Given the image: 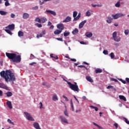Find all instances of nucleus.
I'll return each instance as SVG.
<instances>
[{"label": "nucleus", "instance_id": "obj_1", "mask_svg": "<svg viewBox=\"0 0 129 129\" xmlns=\"http://www.w3.org/2000/svg\"><path fill=\"white\" fill-rule=\"evenodd\" d=\"M1 77L4 78L6 82L8 83L12 81L14 83V81H16V76L15 74L11 70H6V71H3L0 73Z\"/></svg>", "mask_w": 129, "mask_h": 129}, {"label": "nucleus", "instance_id": "obj_2", "mask_svg": "<svg viewBox=\"0 0 129 129\" xmlns=\"http://www.w3.org/2000/svg\"><path fill=\"white\" fill-rule=\"evenodd\" d=\"M7 57L12 60L13 62H15V63H20L21 62V55H17L16 53H6Z\"/></svg>", "mask_w": 129, "mask_h": 129}, {"label": "nucleus", "instance_id": "obj_3", "mask_svg": "<svg viewBox=\"0 0 129 129\" xmlns=\"http://www.w3.org/2000/svg\"><path fill=\"white\" fill-rule=\"evenodd\" d=\"M67 84L69 85V87L73 91H76L77 92H79V88H78V85L77 83H75V84L71 83L70 82H67Z\"/></svg>", "mask_w": 129, "mask_h": 129}, {"label": "nucleus", "instance_id": "obj_4", "mask_svg": "<svg viewBox=\"0 0 129 129\" xmlns=\"http://www.w3.org/2000/svg\"><path fill=\"white\" fill-rule=\"evenodd\" d=\"M24 114L26 115V118L28 120H31V121H35V119H34V118L32 117L30 113H29L27 112H24Z\"/></svg>", "mask_w": 129, "mask_h": 129}, {"label": "nucleus", "instance_id": "obj_5", "mask_svg": "<svg viewBox=\"0 0 129 129\" xmlns=\"http://www.w3.org/2000/svg\"><path fill=\"white\" fill-rule=\"evenodd\" d=\"M124 15L121 13H118L115 15L112 14L111 16L114 19V20H116V19H118V18H121V17H123Z\"/></svg>", "mask_w": 129, "mask_h": 129}, {"label": "nucleus", "instance_id": "obj_6", "mask_svg": "<svg viewBox=\"0 0 129 129\" xmlns=\"http://www.w3.org/2000/svg\"><path fill=\"white\" fill-rule=\"evenodd\" d=\"M59 118L61 122H64V123H66L67 124H68V123H69V122H68V120L67 118H66V117L64 116H59Z\"/></svg>", "mask_w": 129, "mask_h": 129}, {"label": "nucleus", "instance_id": "obj_7", "mask_svg": "<svg viewBox=\"0 0 129 129\" xmlns=\"http://www.w3.org/2000/svg\"><path fill=\"white\" fill-rule=\"evenodd\" d=\"M56 27L57 28V29H59V30L60 31H63V30H64L65 29V26H64V24H63L62 23H60L56 25Z\"/></svg>", "mask_w": 129, "mask_h": 129}, {"label": "nucleus", "instance_id": "obj_8", "mask_svg": "<svg viewBox=\"0 0 129 129\" xmlns=\"http://www.w3.org/2000/svg\"><path fill=\"white\" fill-rule=\"evenodd\" d=\"M0 88L5 89L6 90H10V88H9V87L3 83H0Z\"/></svg>", "mask_w": 129, "mask_h": 129}, {"label": "nucleus", "instance_id": "obj_9", "mask_svg": "<svg viewBox=\"0 0 129 129\" xmlns=\"http://www.w3.org/2000/svg\"><path fill=\"white\" fill-rule=\"evenodd\" d=\"M6 29H9L10 31H14L15 30V24L9 25L6 27Z\"/></svg>", "mask_w": 129, "mask_h": 129}, {"label": "nucleus", "instance_id": "obj_10", "mask_svg": "<svg viewBox=\"0 0 129 129\" xmlns=\"http://www.w3.org/2000/svg\"><path fill=\"white\" fill-rule=\"evenodd\" d=\"M44 35H46V31L45 30H43L39 34H37V38H38V39H39V38H42Z\"/></svg>", "mask_w": 129, "mask_h": 129}, {"label": "nucleus", "instance_id": "obj_11", "mask_svg": "<svg viewBox=\"0 0 129 129\" xmlns=\"http://www.w3.org/2000/svg\"><path fill=\"white\" fill-rule=\"evenodd\" d=\"M46 13H47V14H50L52 16H56V14L55 11H53L52 10H46Z\"/></svg>", "mask_w": 129, "mask_h": 129}, {"label": "nucleus", "instance_id": "obj_12", "mask_svg": "<svg viewBox=\"0 0 129 129\" xmlns=\"http://www.w3.org/2000/svg\"><path fill=\"white\" fill-rule=\"evenodd\" d=\"M86 23V20H84L82 21L81 23H80L79 25V29H82V28H83V26Z\"/></svg>", "mask_w": 129, "mask_h": 129}, {"label": "nucleus", "instance_id": "obj_13", "mask_svg": "<svg viewBox=\"0 0 129 129\" xmlns=\"http://www.w3.org/2000/svg\"><path fill=\"white\" fill-rule=\"evenodd\" d=\"M6 104L9 108H10V109H12V108H13V105H12V102H11V101H7Z\"/></svg>", "mask_w": 129, "mask_h": 129}, {"label": "nucleus", "instance_id": "obj_14", "mask_svg": "<svg viewBox=\"0 0 129 129\" xmlns=\"http://www.w3.org/2000/svg\"><path fill=\"white\" fill-rule=\"evenodd\" d=\"M85 36L87 37V38H91V37L93 36V34H92V33L90 32H86Z\"/></svg>", "mask_w": 129, "mask_h": 129}, {"label": "nucleus", "instance_id": "obj_15", "mask_svg": "<svg viewBox=\"0 0 129 129\" xmlns=\"http://www.w3.org/2000/svg\"><path fill=\"white\" fill-rule=\"evenodd\" d=\"M29 17H30V15H29V14L28 13H24L23 14V19H24V20L29 19Z\"/></svg>", "mask_w": 129, "mask_h": 129}, {"label": "nucleus", "instance_id": "obj_16", "mask_svg": "<svg viewBox=\"0 0 129 129\" xmlns=\"http://www.w3.org/2000/svg\"><path fill=\"white\" fill-rule=\"evenodd\" d=\"M33 126L36 129H41V127H40V125L38 122H34L33 123Z\"/></svg>", "mask_w": 129, "mask_h": 129}, {"label": "nucleus", "instance_id": "obj_17", "mask_svg": "<svg viewBox=\"0 0 129 129\" xmlns=\"http://www.w3.org/2000/svg\"><path fill=\"white\" fill-rule=\"evenodd\" d=\"M71 21V17L68 16L64 20L62 21V23H68Z\"/></svg>", "mask_w": 129, "mask_h": 129}, {"label": "nucleus", "instance_id": "obj_18", "mask_svg": "<svg viewBox=\"0 0 129 129\" xmlns=\"http://www.w3.org/2000/svg\"><path fill=\"white\" fill-rule=\"evenodd\" d=\"M61 33H62V31L58 29H56L54 31V35H59Z\"/></svg>", "mask_w": 129, "mask_h": 129}, {"label": "nucleus", "instance_id": "obj_19", "mask_svg": "<svg viewBox=\"0 0 129 129\" xmlns=\"http://www.w3.org/2000/svg\"><path fill=\"white\" fill-rule=\"evenodd\" d=\"M106 22L108 23V24H111V22H112V18H111L110 17H108Z\"/></svg>", "mask_w": 129, "mask_h": 129}, {"label": "nucleus", "instance_id": "obj_20", "mask_svg": "<svg viewBox=\"0 0 129 129\" xmlns=\"http://www.w3.org/2000/svg\"><path fill=\"white\" fill-rule=\"evenodd\" d=\"M78 33H79V30H78V29L77 28H75V30L72 31V34L73 35H76V34H78Z\"/></svg>", "mask_w": 129, "mask_h": 129}, {"label": "nucleus", "instance_id": "obj_21", "mask_svg": "<svg viewBox=\"0 0 129 129\" xmlns=\"http://www.w3.org/2000/svg\"><path fill=\"white\" fill-rule=\"evenodd\" d=\"M81 17V13H80L78 14L77 17L74 19V21H78V20L80 19Z\"/></svg>", "mask_w": 129, "mask_h": 129}, {"label": "nucleus", "instance_id": "obj_22", "mask_svg": "<svg viewBox=\"0 0 129 129\" xmlns=\"http://www.w3.org/2000/svg\"><path fill=\"white\" fill-rule=\"evenodd\" d=\"M86 80L87 81H89V82H93V80L90 77V76H87L86 77Z\"/></svg>", "mask_w": 129, "mask_h": 129}, {"label": "nucleus", "instance_id": "obj_23", "mask_svg": "<svg viewBox=\"0 0 129 129\" xmlns=\"http://www.w3.org/2000/svg\"><path fill=\"white\" fill-rule=\"evenodd\" d=\"M119 98L124 101H126V98L123 95H119Z\"/></svg>", "mask_w": 129, "mask_h": 129}, {"label": "nucleus", "instance_id": "obj_24", "mask_svg": "<svg viewBox=\"0 0 129 129\" xmlns=\"http://www.w3.org/2000/svg\"><path fill=\"white\" fill-rule=\"evenodd\" d=\"M52 100H53V101H57V100H58V97H57V95H53L52 97Z\"/></svg>", "mask_w": 129, "mask_h": 129}, {"label": "nucleus", "instance_id": "obj_25", "mask_svg": "<svg viewBox=\"0 0 129 129\" xmlns=\"http://www.w3.org/2000/svg\"><path fill=\"white\" fill-rule=\"evenodd\" d=\"M0 15H1V16H6V15H8V12L4 11H0Z\"/></svg>", "mask_w": 129, "mask_h": 129}, {"label": "nucleus", "instance_id": "obj_26", "mask_svg": "<svg viewBox=\"0 0 129 129\" xmlns=\"http://www.w3.org/2000/svg\"><path fill=\"white\" fill-rule=\"evenodd\" d=\"M5 94L7 95V97H11V96H13V93L11 92H8Z\"/></svg>", "mask_w": 129, "mask_h": 129}, {"label": "nucleus", "instance_id": "obj_27", "mask_svg": "<svg viewBox=\"0 0 129 129\" xmlns=\"http://www.w3.org/2000/svg\"><path fill=\"white\" fill-rule=\"evenodd\" d=\"M18 36L19 37H24V32L22 31H19L18 32Z\"/></svg>", "mask_w": 129, "mask_h": 129}, {"label": "nucleus", "instance_id": "obj_28", "mask_svg": "<svg viewBox=\"0 0 129 129\" xmlns=\"http://www.w3.org/2000/svg\"><path fill=\"white\" fill-rule=\"evenodd\" d=\"M70 35V32L69 31H66L63 33L64 37H67Z\"/></svg>", "mask_w": 129, "mask_h": 129}, {"label": "nucleus", "instance_id": "obj_29", "mask_svg": "<svg viewBox=\"0 0 129 129\" xmlns=\"http://www.w3.org/2000/svg\"><path fill=\"white\" fill-rule=\"evenodd\" d=\"M40 22H42L43 23H46V22H47V19L46 18H40Z\"/></svg>", "mask_w": 129, "mask_h": 129}, {"label": "nucleus", "instance_id": "obj_30", "mask_svg": "<svg viewBox=\"0 0 129 129\" xmlns=\"http://www.w3.org/2000/svg\"><path fill=\"white\" fill-rule=\"evenodd\" d=\"M114 40L115 42H120V37H116L114 38Z\"/></svg>", "mask_w": 129, "mask_h": 129}, {"label": "nucleus", "instance_id": "obj_31", "mask_svg": "<svg viewBox=\"0 0 129 129\" xmlns=\"http://www.w3.org/2000/svg\"><path fill=\"white\" fill-rule=\"evenodd\" d=\"M102 72V70L100 69H97L95 70V73H101Z\"/></svg>", "mask_w": 129, "mask_h": 129}, {"label": "nucleus", "instance_id": "obj_32", "mask_svg": "<svg viewBox=\"0 0 129 129\" xmlns=\"http://www.w3.org/2000/svg\"><path fill=\"white\" fill-rule=\"evenodd\" d=\"M5 32L8 33V34H9V35H13V33H12V31H11V30L5 29Z\"/></svg>", "mask_w": 129, "mask_h": 129}, {"label": "nucleus", "instance_id": "obj_33", "mask_svg": "<svg viewBox=\"0 0 129 129\" xmlns=\"http://www.w3.org/2000/svg\"><path fill=\"white\" fill-rule=\"evenodd\" d=\"M7 121L8 122H9V123H10V124H12V125H15V123H14V122L12 121L11 119H8Z\"/></svg>", "mask_w": 129, "mask_h": 129}, {"label": "nucleus", "instance_id": "obj_34", "mask_svg": "<svg viewBox=\"0 0 129 129\" xmlns=\"http://www.w3.org/2000/svg\"><path fill=\"white\" fill-rule=\"evenodd\" d=\"M78 13L76 11L74 12L73 13V18H74V19H75V18H76V17H77V15H78Z\"/></svg>", "mask_w": 129, "mask_h": 129}, {"label": "nucleus", "instance_id": "obj_35", "mask_svg": "<svg viewBox=\"0 0 129 129\" xmlns=\"http://www.w3.org/2000/svg\"><path fill=\"white\" fill-rule=\"evenodd\" d=\"M115 6L116 8H119L120 7V2H117V3L115 5Z\"/></svg>", "mask_w": 129, "mask_h": 129}, {"label": "nucleus", "instance_id": "obj_36", "mask_svg": "<svg viewBox=\"0 0 129 129\" xmlns=\"http://www.w3.org/2000/svg\"><path fill=\"white\" fill-rule=\"evenodd\" d=\"M117 35V33H116V32H114L113 33L112 37L113 39H114L115 38H116Z\"/></svg>", "mask_w": 129, "mask_h": 129}, {"label": "nucleus", "instance_id": "obj_37", "mask_svg": "<svg viewBox=\"0 0 129 129\" xmlns=\"http://www.w3.org/2000/svg\"><path fill=\"white\" fill-rule=\"evenodd\" d=\"M86 16L87 17H90L91 16V13L89 11H87L86 13Z\"/></svg>", "mask_w": 129, "mask_h": 129}, {"label": "nucleus", "instance_id": "obj_38", "mask_svg": "<svg viewBox=\"0 0 129 129\" xmlns=\"http://www.w3.org/2000/svg\"><path fill=\"white\" fill-rule=\"evenodd\" d=\"M35 22H37L38 23H41V18H36L35 20Z\"/></svg>", "mask_w": 129, "mask_h": 129}, {"label": "nucleus", "instance_id": "obj_39", "mask_svg": "<svg viewBox=\"0 0 129 129\" xmlns=\"http://www.w3.org/2000/svg\"><path fill=\"white\" fill-rule=\"evenodd\" d=\"M107 89H113L114 90H115V89L112 86H108Z\"/></svg>", "mask_w": 129, "mask_h": 129}, {"label": "nucleus", "instance_id": "obj_40", "mask_svg": "<svg viewBox=\"0 0 129 129\" xmlns=\"http://www.w3.org/2000/svg\"><path fill=\"white\" fill-rule=\"evenodd\" d=\"M91 6L93 8H96V7H101V5H99L92 4Z\"/></svg>", "mask_w": 129, "mask_h": 129}, {"label": "nucleus", "instance_id": "obj_41", "mask_svg": "<svg viewBox=\"0 0 129 129\" xmlns=\"http://www.w3.org/2000/svg\"><path fill=\"white\" fill-rule=\"evenodd\" d=\"M64 114L66 115V116H69V114H68V112L67 111V110H65L64 111Z\"/></svg>", "mask_w": 129, "mask_h": 129}, {"label": "nucleus", "instance_id": "obj_42", "mask_svg": "<svg viewBox=\"0 0 129 129\" xmlns=\"http://www.w3.org/2000/svg\"><path fill=\"white\" fill-rule=\"evenodd\" d=\"M50 1H52V0H44L42 3L41 2V1H39L40 3V6H42V5H43L44 3H45V2H50Z\"/></svg>", "mask_w": 129, "mask_h": 129}, {"label": "nucleus", "instance_id": "obj_43", "mask_svg": "<svg viewBox=\"0 0 129 129\" xmlns=\"http://www.w3.org/2000/svg\"><path fill=\"white\" fill-rule=\"evenodd\" d=\"M110 56L111 58V59H113V58H114V53H113V52H111L110 54Z\"/></svg>", "mask_w": 129, "mask_h": 129}, {"label": "nucleus", "instance_id": "obj_44", "mask_svg": "<svg viewBox=\"0 0 129 129\" xmlns=\"http://www.w3.org/2000/svg\"><path fill=\"white\" fill-rule=\"evenodd\" d=\"M35 26H36V27H38V28H42V25L39 23L35 24Z\"/></svg>", "mask_w": 129, "mask_h": 129}, {"label": "nucleus", "instance_id": "obj_45", "mask_svg": "<svg viewBox=\"0 0 129 129\" xmlns=\"http://www.w3.org/2000/svg\"><path fill=\"white\" fill-rule=\"evenodd\" d=\"M103 52V54H104L105 55H108V51H107L106 50H104Z\"/></svg>", "mask_w": 129, "mask_h": 129}, {"label": "nucleus", "instance_id": "obj_46", "mask_svg": "<svg viewBox=\"0 0 129 129\" xmlns=\"http://www.w3.org/2000/svg\"><path fill=\"white\" fill-rule=\"evenodd\" d=\"M123 119L125 121V122H126V123H127V124H129V121L127 120V119L126 118H123Z\"/></svg>", "mask_w": 129, "mask_h": 129}, {"label": "nucleus", "instance_id": "obj_47", "mask_svg": "<svg viewBox=\"0 0 129 129\" xmlns=\"http://www.w3.org/2000/svg\"><path fill=\"white\" fill-rule=\"evenodd\" d=\"M124 33L125 35H128L129 34L128 29L125 30Z\"/></svg>", "mask_w": 129, "mask_h": 129}, {"label": "nucleus", "instance_id": "obj_48", "mask_svg": "<svg viewBox=\"0 0 129 129\" xmlns=\"http://www.w3.org/2000/svg\"><path fill=\"white\" fill-rule=\"evenodd\" d=\"M62 97L64 98L66 101H69V99H68V98H67L65 95H62Z\"/></svg>", "mask_w": 129, "mask_h": 129}, {"label": "nucleus", "instance_id": "obj_49", "mask_svg": "<svg viewBox=\"0 0 129 129\" xmlns=\"http://www.w3.org/2000/svg\"><path fill=\"white\" fill-rule=\"evenodd\" d=\"M5 5L6 6V7H9V6H10V3H9V1L6 2Z\"/></svg>", "mask_w": 129, "mask_h": 129}, {"label": "nucleus", "instance_id": "obj_50", "mask_svg": "<svg viewBox=\"0 0 129 129\" xmlns=\"http://www.w3.org/2000/svg\"><path fill=\"white\" fill-rule=\"evenodd\" d=\"M119 80L122 83H123V84H125L126 83V82H125V81L122 80V79H120Z\"/></svg>", "mask_w": 129, "mask_h": 129}, {"label": "nucleus", "instance_id": "obj_51", "mask_svg": "<svg viewBox=\"0 0 129 129\" xmlns=\"http://www.w3.org/2000/svg\"><path fill=\"white\" fill-rule=\"evenodd\" d=\"M111 80L112 81H114V82H118V81L117 80H116V79H114V78H111Z\"/></svg>", "mask_w": 129, "mask_h": 129}, {"label": "nucleus", "instance_id": "obj_52", "mask_svg": "<svg viewBox=\"0 0 129 129\" xmlns=\"http://www.w3.org/2000/svg\"><path fill=\"white\" fill-rule=\"evenodd\" d=\"M56 40H57L58 41H60L61 42H63V39L61 38H57Z\"/></svg>", "mask_w": 129, "mask_h": 129}, {"label": "nucleus", "instance_id": "obj_53", "mask_svg": "<svg viewBox=\"0 0 129 129\" xmlns=\"http://www.w3.org/2000/svg\"><path fill=\"white\" fill-rule=\"evenodd\" d=\"M39 104H40V109H41V108H43V103H42V102H40L39 103Z\"/></svg>", "mask_w": 129, "mask_h": 129}, {"label": "nucleus", "instance_id": "obj_54", "mask_svg": "<svg viewBox=\"0 0 129 129\" xmlns=\"http://www.w3.org/2000/svg\"><path fill=\"white\" fill-rule=\"evenodd\" d=\"M114 126H115L116 129H117L118 127V124L117 123H115L114 124Z\"/></svg>", "mask_w": 129, "mask_h": 129}, {"label": "nucleus", "instance_id": "obj_55", "mask_svg": "<svg viewBox=\"0 0 129 129\" xmlns=\"http://www.w3.org/2000/svg\"><path fill=\"white\" fill-rule=\"evenodd\" d=\"M71 108L72 109V111H74V105H73V104H71Z\"/></svg>", "mask_w": 129, "mask_h": 129}, {"label": "nucleus", "instance_id": "obj_56", "mask_svg": "<svg viewBox=\"0 0 129 129\" xmlns=\"http://www.w3.org/2000/svg\"><path fill=\"white\" fill-rule=\"evenodd\" d=\"M15 17H16V15L15 14H11V18L14 19L15 18Z\"/></svg>", "mask_w": 129, "mask_h": 129}, {"label": "nucleus", "instance_id": "obj_57", "mask_svg": "<svg viewBox=\"0 0 129 129\" xmlns=\"http://www.w3.org/2000/svg\"><path fill=\"white\" fill-rule=\"evenodd\" d=\"M0 65L1 66H3L4 65V61L0 60Z\"/></svg>", "mask_w": 129, "mask_h": 129}, {"label": "nucleus", "instance_id": "obj_58", "mask_svg": "<svg viewBox=\"0 0 129 129\" xmlns=\"http://www.w3.org/2000/svg\"><path fill=\"white\" fill-rule=\"evenodd\" d=\"M32 9L33 10H38V9H39V7H38V6H36V7H33Z\"/></svg>", "mask_w": 129, "mask_h": 129}, {"label": "nucleus", "instance_id": "obj_59", "mask_svg": "<svg viewBox=\"0 0 129 129\" xmlns=\"http://www.w3.org/2000/svg\"><path fill=\"white\" fill-rule=\"evenodd\" d=\"M71 61H73V62H76V59L75 58H71Z\"/></svg>", "mask_w": 129, "mask_h": 129}, {"label": "nucleus", "instance_id": "obj_60", "mask_svg": "<svg viewBox=\"0 0 129 129\" xmlns=\"http://www.w3.org/2000/svg\"><path fill=\"white\" fill-rule=\"evenodd\" d=\"M34 64H36V63L35 62H33L29 63V65H31V66H33V65H34Z\"/></svg>", "mask_w": 129, "mask_h": 129}, {"label": "nucleus", "instance_id": "obj_61", "mask_svg": "<svg viewBox=\"0 0 129 129\" xmlns=\"http://www.w3.org/2000/svg\"><path fill=\"white\" fill-rule=\"evenodd\" d=\"M125 80H126L127 83H129V78H126Z\"/></svg>", "mask_w": 129, "mask_h": 129}, {"label": "nucleus", "instance_id": "obj_62", "mask_svg": "<svg viewBox=\"0 0 129 129\" xmlns=\"http://www.w3.org/2000/svg\"><path fill=\"white\" fill-rule=\"evenodd\" d=\"M95 111H98V108L97 107H95L94 109Z\"/></svg>", "mask_w": 129, "mask_h": 129}, {"label": "nucleus", "instance_id": "obj_63", "mask_svg": "<svg viewBox=\"0 0 129 129\" xmlns=\"http://www.w3.org/2000/svg\"><path fill=\"white\" fill-rule=\"evenodd\" d=\"M3 91L0 90V96H3Z\"/></svg>", "mask_w": 129, "mask_h": 129}, {"label": "nucleus", "instance_id": "obj_64", "mask_svg": "<svg viewBox=\"0 0 129 129\" xmlns=\"http://www.w3.org/2000/svg\"><path fill=\"white\" fill-rule=\"evenodd\" d=\"M97 127H98L99 129H103V127L99 126V125H98Z\"/></svg>", "mask_w": 129, "mask_h": 129}]
</instances>
